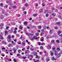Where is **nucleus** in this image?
<instances>
[{"mask_svg":"<svg viewBox=\"0 0 62 62\" xmlns=\"http://www.w3.org/2000/svg\"><path fill=\"white\" fill-rule=\"evenodd\" d=\"M57 36L56 35H54V36H52L50 35H49L47 36L46 37V39H49V38H53V37L55 38V37H57Z\"/></svg>","mask_w":62,"mask_h":62,"instance_id":"obj_1","label":"nucleus"},{"mask_svg":"<svg viewBox=\"0 0 62 62\" xmlns=\"http://www.w3.org/2000/svg\"><path fill=\"white\" fill-rule=\"evenodd\" d=\"M13 50L14 51V53H16V51H17V49H16L15 48H13Z\"/></svg>","mask_w":62,"mask_h":62,"instance_id":"obj_2","label":"nucleus"},{"mask_svg":"<svg viewBox=\"0 0 62 62\" xmlns=\"http://www.w3.org/2000/svg\"><path fill=\"white\" fill-rule=\"evenodd\" d=\"M2 43L3 44H4V45H6L7 44V42H5V41L3 40L2 41Z\"/></svg>","mask_w":62,"mask_h":62,"instance_id":"obj_3","label":"nucleus"},{"mask_svg":"<svg viewBox=\"0 0 62 62\" xmlns=\"http://www.w3.org/2000/svg\"><path fill=\"white\" fill-rule=\"evenodd\" d=\"M47 49L48 50H50L51 49V46L50 45H49L47 46Z\"/></svg>","mask_w":62,"mask_h":62,"instance_id":"obj_4","label":"nucleus"},{"mask_svg":"<svg viewBox=\"0 0 62 62\" xmlns=\"http://www.w3.org/2000/svg\"><path fill=\"white\" fill-rule=\"evenodd\" d=\"M24 6L26 7H28L29 6V4L27 3H26L24 4Z\"/></svg>","mask_w":62,"mask_h":62,"instance_id":"obj_5","label":"nucleus"},{"mask_svg":"<svg viewBox=\"0 0 62 62\" xmlns=\"http://www.w3.org/2000/svg\"><path fill=\"white\" fill-rule=\"evenodd\" d=\"M22 45H25V42L23 41L22 42Z\"/></svg>","mask_w":62,"mask_h":62,"instance_id":"obj_6","label":"nucleus"},{"mask_svg":"<svg viewBox=\"0 0 62 62\" xmlns=\"http://www.w3.org/2000/svg\"><path fill=\"white\" fill-rule=\"evenodd\" d=\"M50 53H51V56H53V53L52 52V51H50Z\"/></svg>","mask_w":62,"mask_h":62,"instance_id":"obj_7","label":"nucleus"},{"mask_svg":"<svg viewBox=\"0 0 62 62\" xmlns=\"http://www.w3.org/2000/svg\"><path fill=\"white\" fill-rule=\"evenodd\" d=\"M7 40L9 42H11V39H7Z\"/></svg>","mask_w":62,"mask_h":62,"instance_id":"obj_8","label":"nucleus"},{"mask_svg":"<svg viewBox=\"0 0 62 62\" xmlns=\"http://www.w3.org/2000/svg\"><path fill=\"white\" fill-rule=\"evenodd\" d=\"M29 56L31 57L32 58H33V55L31 54L29 55Z\"/></svg>","mask_w":62,"mask_h":62,"instance_id":"obj_9","label":"nucleus"},{"mask_svg":"<svg viewBox=\"0 0 62 62\" xmlns=\"http://www.w3.org/2000/svg\"><path fill=\"white\" fill-rule=\"evenodd\" d=\"M51 42L52 43H53V44H54V40H52L51 41Z\"/></svg>","mask_w":62,"mask_h":62,"instance_id":"obj_10","label":"nucleus"},{"mask_svg":"<svg viewBox=\"0 0 62 62\" xmlns=\"http://www.w3.org/2000/svg\"><path fill=\"white\" fill-rule=\"evenodd\" d=\"M50 60L49 59H46V62H48V61H50Z\"/></svg>","mask_w":62,"mask_h":62,"instance_id":"obj_11","label":"nucleus"},{"mask_svg":"<svg viewBox=\"0 0 62 62\" xmlns=\"http://www.w3.org/2000/svg\"><path fill=\"white\" fill-rule=\"evenodd\" d=\"M38 15V14H34L33 15V16H34V17H36V16H37Z\"/></svg>","mask_w":62,"mask_h":62,"instance_id":"obj_12","label":"nucleus"},{"mask_svg":"<svg viewBox=\"0 0 62 62\" xmlns=\"http://www.w3.org/2000/svg\"><path fill=\"white\" fill-rule=\"evenodd\" d=\"M27 22H24V25H27Z\"/></svg>","mask_w":62,"mask_h":62,"instance_id":"obj_13","label":"nucleus"},{"mask_svg":"<svg viewBox=\"0 0 62 62\" xmlns=\"http://www.w3.org/2000/svg\"><path fill=\"white\" fill-rule=\"evenodd\" d=\"M40 12H42L43 11V9H41L39 10Z\"/></svg>","mask_w":62,"mask_h":62,"instance_id":"obj_14","label":"nucleus"},{"mask_svg":"<svg viewBox=\"0 0 62 62\" xmlns=\"http://www.w3.org/2000/svg\"><path fill=\"white\" fill-rule=\"evenodd\" d=\"M48 10H46L45 11V12H44V13H47V12H48Z\"/></svg>","mask_w":62,"mask_h":62,"instance_id":"obj_15","label":"nucleus"},{"mask_svg":"<svg viewBox=\"0 0 62 62\" xmlns=\"http://www.w3.org/2000/svg\"><path fill=\"white\" fill-rule=\"evenodd\" d=\"M53 31V30H50V31L49 32L51 34H52V31Z\"/></svg>","mask_w":62,"mask_h":62,"instance_id":"obj_16","label":"nucleus"},{"mask_svg":"<svg viewBox=\"0 0 62 62\" xmlns=\"http://www.w3.org/2000/svg\"><path fill=\"white\" fill-rule=\"evenodd\" d=\"M19 28L21 30L23 29V27H22V26L20 25V27H19Z\"/></svg>","mask_w":62,"mask_h":62,"instance_id":"obj_17","label":"nucleus"},{"mask_svg":"<svg viewBox=\"0 0 62 62\" xmlns=\"http://www.w3.org/2000/svg\"><path fill=\"white\" fill-rule=\"evenodd\" d=\"M28 36H33V34L31 33H28Z\"/></svg>","mask_w":62,"mask_h":62,"instance_id":"obj_18","label":"nucleus"},{"mask_svg":"<svg viewBox=\"0 0 62 62\" xmlns=\"http://www.w3.org/2000/svg\"><path fill=\"white\" fill-rule=\"evenodd\" d=\"M33 39H38V37L37 36H34L33 37Z\"/></svg>","mask_w":62,"mask_h":62,"instance_id":"obj_19","label":"nucleus"},{"mask_svg":"<svg viewBox=\"0 0 62 62\" xmlns=\"http://www.w3.org/2000/svg\"><path fill=\"white\" fill-rule=\"evenodd\" d=\"M60 23V22H57L56 23V24H57V25H58V24H59Z\"/></svg>","mask_w":62,"mask_h":62,"instance_id":"obj_20","label":"nucleus"},{"mask_svg":"<svg viewBox=\"0 0 62 62\" xmlns=\"http://www.w3.org/2000/svg\"><path fill=\"white\" fill-rule=\"evenodd\" d=\"M53 16H55V13H53L52 14H51Z\"/></svg>","mask_w":62,"mask_h":62,"instance_id":"obj_21","label":"nucleus"},{"mask_svg":"<svg viewBox=\"0 0 62 62\" xmlns=\"http://www.w3.org/2000/svg\"><path fill=\"white\" fill-rule=\"evenodd\" d=\"M16 37H20V35H19V34H16Z\"/></svg>","mask_w":62,"mask_h":62,"instance_id":"obj_22","label":"nucleus"},{"mask_svg":"<svg viewBox=\"0 0 62 62\" xmlns=\"http://www.w3.org/2000/svg\"><path fill=\"white\" fill-rule=\"evenodd\" d=\"M8 38L9 39H10V35H9L8 36Z\"/></svg>","mask_w":62,"mask_h":62,"instance_id":"obj_23","label":"nucleus"},{"mask_svg":"<svg viewBox=\"0 0 62 62\" xmlns=\"http://www.w3.org/2000/svg\"><path fill=\"white\" fill-rule=\"evenodd\" d=\"M27 13V12L26 11H24V12L23 13V14H25V15H26V13Z\"/></svg>","mask_w":62,"mask_h":62,"instance_id":"obj_24","label":"nucleus"},{"mask_svg":"<svg viewBox=\"0 0 62 62\" xmlns=\"http://www.w3.org/2000/svg\"><path fill=\"white\" fill-rule=\"evenodd\" d=\"M43 49V47H42V46H41V47H40V49H41V50H42Z\"/></svg>","mask_w":62,"mask_h":62,"instance_id":"obj_25","label":"nucleus"},{"mask_svg":"<svg viewBox=\"0 0 62 62\" xmlns=\"http://www.w3.org/2000/svg\"><path fill=\"white\" fill-rule=\"evenodd\" d=\"M36 36H39V33H36Z\"/></svg>","mask_w":62,"mask_h":62,"instance_id":"obj_26","label":"nucleus"},{"mask_svg":"<svg viewBox=\"0 0 62 62\" xmlns=\"http://www.w3.org/2000/svg\"><path fill=\"white\" fill-rule=\"evenodd\" d=\"M48 16H49V14H46V17H48Z\"/></svg>","mask_w":62,"mask_h":62,"instance_id":"obj_27","label":"nucleus"},{"mask_svg":"<svg viewBox=\"0 0 62 62\" xmlns=\"http://www.w3.org/2000/svg\"><path fill=\"white\" fill-rule=\"evenodd\" d=\"M20 51L21 52H22V51H21V50L19 49V50L18 51V52L19 53H20Z\"/></svg>","mask_w":62,"mask_h":62,"instance_id":"obj_28","label":"nucleus"},{"mask_svg":"<svg viewBox=\"0 0 62 62\" xmlns=\"http://www.w3.org/2000/svg\"><path fill=\"white\" fill-rule=\"evenodd\" d=\"M3 18H4V17H3V16H1L0 17L1 19H2Z\"/></svg>","mask_w":62,"mask_h":62,"instance_id":"obj_29","label":"nucleus"},{"mask_svg":"<svg viewBox=\"0 0 62 62\" xmlns=\"http://www.w3.org/2000/svg\"><path fill=\"white\" fill-rule=\"evenodd\" d=\"M61 33V32L60 31H59L58 32V34L59 35H60V34H60V33Z\"/></svg>","mask_w":62,"mask_h":62,"instance_id":"obj_30","label":"nucleus"},{"mask_svg":"<svg viewBox=\"0 0 62 62\" xmlns=\"http://www.w3.org/2000/svg\"><path fill=\"white\" fill-rule=\"evenodd\" d=\"M13 8H16V6H14L13 7Z\"/></svg>","mask_w":62,"mask_h":62,"instance_id":"obj_31","label":"nucleus"},{"mask_svg":"<svg viewBox=\"0 0 62 62\" xmlns=\"http://www.w3.org/2000/svg\"><path fill=\"white\" fill-rule=\"evenodd\" d=\"M39 62V60H37L36 61H35L34 62Z\"/></svg>","mask_w":62,"mask_h":62,"instance_id":"obj_32","label":"nucleus"},{"mask_svg":"<svg viewBox=\"0 0 62 62\" xmlns=\"http://www.w3.org/2000/svg\"><path fill=\"white\" fill-rule=\"evenodd\" d=\"M17 33V31H14V33H15V34H16Z\"/></svg>","mask_w":62,"mask_h":62,"instance_id":"obj_33","label":"nucleus"},{"mask_svg":"<svg viewBox=\"0 0 62 62\" xmlns=\"http://www.w3.org/2000/svg\"><path fill=\"white\" fill-rule=\"evenodd\" d=\"M3 24H0V26H1V27H3Z\"/></svg>","mask_w":62,"mask_h":62,"instance_id":"obj_34","label":"nucleus"},{"mask_svg":"<svg viewBox=\"0 0 62 62\" xmlns=\"http://www.w3.org/2000/svg\"><path fill=\"white\" fill-rule=\"evenodd\" d=\"M54 29H58V28L57 27H54Z\"/></svg>","mask_w":62,"mask_h":62,"instance_id":"obj_35","label":"nucleus"},{"mask_svg":"<svg viewBox=\"0 0 62 62\" xmlns=\"http://www.w3.org/2000/svg\"><path fill=\"white\" fill-rule=\"evenodd\" d=\"M41 45H45V44H44V43H42L41 44Z\"/></svg>","mask_w":62,"mask_h":62,"instance_id":"obj_36","label":"nucleus"},{"mask_svg":"<svg viewBox=\"0 0 62 62\" xmlns=\"http://www.w3.org/2000/svg\"><path fill=\"white\" fill-rule=\"evenodd\" d=\"M57 50H58V51H60V48H57Z\"/></svg>","mask_w":62,"mask_h":62,"instance_id":"obj_37","label":"nucleus"},{"mask_svg":"<svg viewBox=\"0 0 62 62\" xmlns=\"http://www.w3.org/2000/svg\"><path fill=\"white\" fill-rule=\"evenodd\" d=\"M0 5L1 6V7H3V4L2 3H1Z\"/></svg>","mask_w":62,"mask_h":62,"instance_id":"obj_38","label":"nucleus"},{"mask_svg":"<svg viewBox=\"0 0 62 62\" xmlns=\"http://www.w3.org/2000/svg\"><path fill=\"white\" fill-rule=\"evenodd\" d=\"M5 51L7 54H8V50H6Z\"/></svg>","mask_w":62,"mask_h":62,"instance_id":"obj_39","label":"nucleus"},{"mask_svg":"<svg viewBox=\"0 0 62 62\" xmlns=\"http://www.w3.org/2000/svg\"><path fill=\"white\" fill-rule=\"evenodd\" d=\"M39 53L40 54H43V53H42V52H40Z\"/></svg>","mask_w":62,"mask_h":62,"instance_id":"obj_40","label":"nucleus"},{"mask_svg":"<svg viewBox=\"0 0 62 62\" xmlns=\"http://www.w3.org/2000/svg\"><path fill=\"white\" fill-rule=\"evenodd\" d=\"M38 28H39V29H40V28H41V26H39L38 27Z\"/></svg>","mask_w":62,"mask_h":62,"instance_id":"obj_41","label":"nucleus"},{"mask_svg":"<svg viewBox=\"0 0 62 62\" xmlns=\"http://www.w3.org/2000/svg\"><path fill=\"white\" fill-rule=\"evenodd\" d=\"M13 45H16V42H14L13 44Z\"/></svg>","mask_w":62,"mask_h":62,"instance_id":"obj_42","label":"nucleus"},{"mask_svg":"<svg viewBox=\"0 0 62 62\" xmlns=\"http://www.w3.org/2000/svg\"><path fill=\"white\" fill-rule=\"evenodd\" d=\"M0 39H3V37L2 36L0 37Z\"/></svg>","mask_w":62,"mask_h":62,"instance_id":"obj_43","label":"nucleus"},{"mask_svg":"<svg viewBox=\"0 0 62 62\" xmlns=\"http://www.w3.org/2000/svg\"><path fill=\"white\" fill-rule=\"evenodd\" d=\"M14 62H16V59L15 58L14 59Z\"/></svg>","mask_w":62,"mask_h":62,"instance_id":"obj_44","label":"nucleus"},{"mask_svg":"<svg viewBox=\"0 0 62 62\" xmlns=\"http://www.w3.org/2000/svg\"><path fill=\"white\" fill-rule=\"evenodd\" d=\"M21 16V15H20V14H18V15H17V16L18 17H20V16Z\"/></svg>","mask_w":62,"mask_h":62,"instance_id":"obj_45","label":"nucleus"},{"mask_svg":"<svg viewBox=\"0 0 62 62\" xmlns=\"http://www.w3.org/2000/svg\"><path fill=\"white\" fill-rule=\"evenodd\" d=\"M56 42H57V43H59V40H56Z\"/></svg>","mask_w":62,"mask_h":62,"instance_id":"obj_46","label":"nucleus"},{"mask_svg":"<svg viewBox=\"0 0 62 62\" xmlns=\"http://www.w3.org/2000/svg\"><path fill=\"white\" fill-rule=\"evenodd\" d=\"M41 31L42 32H44V29L42 30Z\"/></svg>","mask_w":62,"mask_h":62,"instance_id":"obj_47","label":"nucleus"},{"mask_svg":"<svg viewBox=\"0 0 62 62\" xmlns=\"http://www.w3.org/2000/svg\"><path fill=\"white\" fill-rule=\"evenodd\" d=\"M17 44H21V43L20 42H18Z\"/></svg>","mask_w":62,"mask_h":62,"instance_id":"obj_48","label":"nucleus"},{"mask_svg":"<svg viewBox=\"0 0 62 62\" xmlns=\"http://www.w3.org/2000/svg\"><path fill=\"white\" fill-rule=\"evenodd\" d=\"M9 1L8 0L7 1H6V3H9Z\"/></svg>","mask_w":62,"mask_h":62,"instance_id":"obj_49","label":"nucleus"},{"mask_svg":"<svg viewBox=\"0 0 62 62\" xmlns=\"http://www.w3.org/2000/svg\"><path fill=\"white\" fill-rule=\"evenodd\" d=\"M41 41H44V39H41V40H40Z\"/></svg>","mask_w":62,"mask_h":62,"instance_id":"obj_50","label":"nucleus"},{"mask_svg":"<svg viewBox=\"0 0 62 62\" xmlns=\"http://www.w3.org/2000/svg\"><path fill=\"white\" fill-rule=\"evenodd\" d=\"M37 54V53H35L34 54V55H36Z\"/></svg>","mask_w":62,"mask_h":62,"instance_id":"obj_51","label":"nucleus"},{"mask_svg":"<svg viewBox=\"0 0 62 62\" xmlns=\"http://www.w3.org/2000/svg\"><path fill=\"white\" fill-rule=\"evenodd\" d=\"M45 55L46 56H47L48 55V53H47L46 54H45Z\"/></svg>","mask_w":62,"mask_h":62,"instance_id":"obj_52","label":"nucleus"},{"mask_svg":"<svg viewBox=\"0 0 62 62\" xmlns=\"http://www.w3.org/2000/svg\"><path fill=\"white\" fill-rule=\"evenodd\" d=\"M12 54V53H10V54L11 55H13V54Z\"/></svg>","mask_w":62,"mask_h":62,"instance_id":"obj_53","label":"nucleus"},{"mask_svg":"<svg viewBox=\"0 0 62 62\" xmlns=\"http://www.w3.org/2000/svg\"><path fill=\"white\" fill-rule=\"evenodd\" d=\"M59 37H62V34H61L60 35H59Z\"/></svg>","mask_w":62,"mask_h":62,"instance_id":"obj_54","label":"nucleus"},{"mask_svg":"<svg viewBox=\"0 0 62 62\" xmlns=\"http://www.w3.org/2000/svg\"><path fill=\"white\" fill-rule=\"evenodd\" d=\"M17 30V27H16L15 28V30Z\"/></svg>","mask_w":62,"mask_h":62,"instance_id":"obj_55","label":"nucleus"},{"mask_svg":"<svg viewBox=\"0 0 62 62\" xmlns=\"http://www.w3.org/2000/svg\"><path fill=\"white\" fill-rule=\"evenodd\" d=\"M6 48L4 47L2 48V50H5Z\"/></svg>","mask_w":62,"mask_h":62,"instance_id":"obj_56","label":"nucleus"},{"mask_svg":"<svg viewBox=\"0 0 62 62\" xmlns=\"http://www.w3.org/2000/svg\"><path fill=\"white\" fill-rule=\"evenodd\" d=\"M36 58H38L39 57L38 56V55H36Z\"/></svg>","mask_w":62,"mask_h":62,"instance_id":"obj_57","label":"nucleus"},{"mask_svg":"<svg viewBox=\"0 0 62 62\" xmlns=\"http://www.w3.org/2000/svg\"><path fill=\"white\" fill-rule=\"evenodd\" d=\"M20 54H17V56H20Z\"/></svg>","mask_w":62,"mask_h":62,"instance_id":"obj_58","label":"nucleus"},{"mask_svg":"<svg viewBox=\"0 0 62 62\" xmlns=\"http://www.w3.org/2000/svg\"><path fill=\"white\" fill-rule=\"evenodd\" d=\"M34 39H31V40L32 41H34Z\"/></svg>","mask_w":62,"mask_h":62,"instance_id":"obj_59","label":"nucleus"},{"mask_svg":"<svg viewBox=\"0 0 62 62\" xmlns=\"http://www.w3.org/2000/svg\"><path fill=\"white\" fill-rule=\"evenodd\" d=\"M25 10V8H23V11H24V10Z\"/></svg>","mask_w":62,"mask_h":62,"instance_id":"obj_60","label":"nucleus"},{"mask_svg":"<svg viewBox=\"0 0 62 62\" xmlns=\"http://www.w3.org/2000/svg\"><path fill=\"white\" fill-rule=\"evenodd\" d=\"M30 50H31V51H34V49H32V48H31Z\"/></svg>","mask_w":62,"mask_h":62,"instance_id":"obj_61","label":"nucleus"},{"mask_svg":"<svg viewBox=\"0 0 62 62\" xmlns=\"http://www.w3.org/2000/svg\"><path fill=\"white\" fill-rule=\"evenodd\" d=\"M1 55L2 56H5V55H3V54H1Z\"/></svg>","mask_w":62,"mask_h":62,"instance_id":"obj_62","label":"nucleus"},{"mask_svg":"<svg viewBox=\"0 0 62 62\" xmlns=\"http://www.w3.org/2000/svg\"><path fill=\"white\" fill-rule=\"evenodd\" d=\"M5 33L6 34H8V31H5Z\"/></svg>","mask_w":62,"mask_h":62,"instance_id":"obj_63","label":"nucleus"},{"mask_svg":"<svg viewBox=\"0 0 62 62\" xmlns=\"http://www.w3.org/2000/svg\"><path fill=\"white\" fill-rule=\"evenodd\" d=\"M27 61H28V60H25V62H27Z\"/></svg>","mask_w":62,"mask_h":62,"instance_id":"obj_64","label":"nucleus"}]
</instances>
